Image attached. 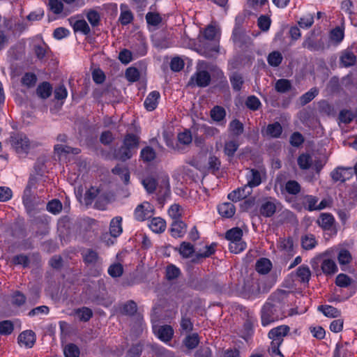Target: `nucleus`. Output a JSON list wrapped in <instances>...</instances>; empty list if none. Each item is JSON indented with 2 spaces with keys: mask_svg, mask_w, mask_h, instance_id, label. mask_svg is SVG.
Segmentation results:
<instances>
[{
  "mask_svg": "<svg viewBox=\"0 0 357 357\" xmlns=\"http://www.w3.org/2000/svg\"><path fill=\"white\" fill-rule=\"evenodd\" d=\"M284 317L279 304L266 303L261 310V319L263 326H267Z\"/></svg>",
  "mask_w": 357,
  "mask_h": 357,
  "instance_id": "nucleus-1",
  "label": "nucleus"
},
{
  "mask_svg": "<svg viewBox=\"0 0 357 357\" xmlns=\"http://www.w3.org/2000/svg\"><path fill=\"white\" fill-rule=\"evenodd\" d=\"M82 255L84 263L87 265L96 266L94 276L100 275L102 269L101 265L102 264V259L99 257L98 252L92 249H85L82 252Z\"/></svg>",
  "mask_w": 357,
  "mask_h": 357,
  "instance_id": "nucleus-2",
  "label": "nucleus"
},
{
  "mask_svg": "<svg viewBox=\"0 0 357 357\" xmlns=\"http://www.w3.org/2000/svg\"><path fill=\"white\" fill-rule=\"evenodd\" d=\"M13 148L18 154L27 153L30 149V142L24 134H17L10 138Z\"/></svg>",
  "mask_w": 357,
  "mask_h": 357,
  "instance_id": "nucleus-3",
  "label": "nucleus"
},
{
  "mask_svg": "<svg viewBox=\"0 0 357 357\" xmlns=\"http://www.w3.org/2000/svg\"><path fill=\"white\" fill-rule=\"evenodd\" d=\"M219 48L218 40L203 41L199 45L197 52L206 58H211L219 52Z\"/></svg>",
  "mask_w": 357,
  "mask_h": 357,
  "instance_id": "nucleus-4",
  "label": "nucleus"
},
{
  "mask_svg": "<svg viewBox=\"0 0 357 357\" xmlns=\"http://www.w3.org/2000/svg\"><path fill=\"white\" fill-rule=\"evenodd\" d=\"M289 327L287 325H281L271 329L268 336L273 344H282L284 337L287 335L289 332Z\"/></svg>",
  "mask_w": 357,
  "mask_h": 357,
  "instance_id": "nucleus-5",
  "label": "nucleus"
},
{
  "mask_svg": "<svg viewBox=\"0 0 357 357\" xmlns=\"http://www.w3.org/2000/svg\"><path fill=\"white\" fill-rule=\"evenodd\" d=\"M211 82V75L206 70L197 72L190 80L189 84L196 85L199 87H206Z\"/></svg>",
  "mask_w": 357,
  "mask_h": 357,
  "instance_id": "nucleus-6",
  "label": "nucleus"
},
{
  "mask_svg": "<svg viewBox=\"0 0 357 357\" xmlns=\"http://www.w3.org/2000/svg\"><path fill=\"white\" fill-rule=\"evenodd\" d=\"M153 213V208L149 202H144L135 210V217L138 221H144L151 218Z\"/></svg>",
  "mask_w": 357,
  "mask_h": 357,
  "instance_id": "nucleus-7",
  "label": "nucleus"
},
{
  "mask_svg": "<svg viewBox=\"0 0 357 357\" xmlns=\"http://www.w3.org/2000/svg\"><path fill=\"white\" fill-rule=\"evenodd\" d=\"M154 334L162 342H167L173 337L174 330L171 326L164 325L161 326H153Z\"/></svg>",
  "mask_w": 357,
  "mask_h": 357,
  "instance_id": "nucleus-8",
  "label": "nucleus"
},
{
  "mask_svg": "<svg viewBox=\"0 0 357 357\" xmlns=\"http://www.w3.org/2000/svg\"><path fill=\"white\" fill-rule=\"evenodd\" d=\"M245 178L247 183L245 185L250 188L251 190L261 183V173L255 169H248L245 174Z\"/></svg>",
  "mask_w": 357,
  "mask_h": 357,
  "instance_id": "nucleus-9",
  "label": "nucleus"
},
{
  "mask_svg": "<svg viewBox=\"0 0 357 357\" xmlns=\"http://www.w3.org/2000/svg\"><path fill=\"white\" fill-rule=\"evenodd\" d=\"M239 146L240 143L235 137L228 139L225 142L223 153L229 160L234 158L236 152L239 148Z\"/></svg>",
  "mask_w": 357,
  "mask_h": 357,
  "instance_id": "nucleus-10",
  "label": "nucleus"
},
{
  "mask_svg": "<svg viewBox=\"0 0 357 357\" xmlns=\"http://www.w3.org/2000/svg\"><path fill=\"white\" fill-rule=\"evenodd\" d=\"M252 192V190L244 185L243 186L238 188L229 193L227 198L234 202H237L246 198L248 196L251 195Z\"/></svg>",
  "mask_w": 357,
  "mask_h": 357,
  "instance_id": "nucleus-11",
  "label": "nucleus"
},
{
  "mask_svg": "<svg viewBox=\"0 0 357 357\" xmlns=\"http://www.w3.org/2000/svg\"><path fill=\"white\" fill-rule=\"evenodd\" d=\"M276 208L275 200L266 199L262 202L259 208V213L261 215L269 218L274 215Z\"/></svg>",
  "mask_w": 357,
  "mask_h": 357,
  "instance_id": "nucleus-12",
  "label": "nucleus"
},
{
  "mask_svg": "<svg viewBox=\"0 0 357 357\" xmlns=\"http://www.w3.org/2000/svg\"><path fill=\"white\" fill-rule=\"evenodd\" d=\"M351 168L337 167L334 169L331 175L334 181L344 182L352 176Z\"/></svg>",
  "mask_w": 357,
  "mask_h": 357,
  "instance_id": "nucleus-13",
  "label": "nucleus"
},
{
  "mask_svg": "<svg viewBox=\"0 0 357 357\" xmlns=\"http://www.w3.org/2000/svg\"><path fill=\"white\" fill-rule=\"evenodd\" d=\"M36 342V335L32 331H25L18 336V343L26 348H31Z\"/></svg>",
  "mask_w": 357,
  "mask_h": 357,
  "instance_id": "nucleus-14",
  "label": "nucleus"
},
{
  "mask_svg": "<svg viewBox=\"0 0 357 357\" xmlns=\"http://www.w3.org/2000/svg\"><path fill=\"white\" fill-rule=\"evenodd\" d=\"M211 118L220 126H225L226 123V111L221 107L216 105L210 112Z\"/></svg>",
  "mask_w": 357,
  "mask_h": 357,
  "instance_id": "nucleus-15",
  "label": "nucleus"
},
{
  "mask_svg": "<svg viewBox=\"0 0 357 357\" xmlns=\"http://www.w3.org/2000/svg\"><path fill=\"white\" fill-rule=\"evenodd\" d=\"M160 98V94L157 91H153L146 98L144 105L148 111L154 110L158 104V100Z\"/></svg>",
  "mask_w": 357,
  "mask_h": 357,
  "instance_id": "nucleus-16",
  "label": "nucleus"
},
{
  "mask_svg": "<svg viewBox=\"0 0 357 357\" xmlns=\"http://www.w3.org/2000/svg\"><path fill=\"white\" fill-rule=\"evenodd\" d=\"M171 234L174 238H181L186 232V225L181 220H173L170 229Z\"/></svg>",
  "mask_w": 357,
  "mask_h": 357,
  "instance_id": "nucleus-17",
  "label": "nucleus"
},
{
  "mask_svg": "<svg viewBox=\"0 0 357 357\" xmlns=\"http://www.w3.org/2000/svg\"><path fill=\"white\" fill-rule=\"evenodd\" d=\"M321 268L323 273L326 275H334L338 271L337 266L335 261L328 258H324L322 259Z\"/></svg>",
  "mask_w": 357,
  "mask_h": 357,
  "instance_id": "nucleus-18",
  "label": "nucleus"
},
{
  "mask_svg": "<svg viewBox=\"0 0 357 357\" xmlns=\"http://www.w3.org/2000/svg\"><path fill=\"white\" fill-rule=\"evenodd\" d=\"M334 222V217L331 214L326 213H321L317 220L318 225L324 230H331L333 227Z\"/></svg>",
  "mask_w": 357,
  "mask_h": 357,
  "instance_id": "nucleus-19",
  "label": "nucleus"
},
{
  "mask_svg": "<svg viewBox=\"0 0 357 357\" xmlns=\"http://www.w3.org/2000/svg\"><path fill=\"white\" fill-rule=\"evenodd\" d=\"M218 210L222 217L227 218L233 217L236 212V208L231 202H225L219 204Z\"/></svg>",
  "mask_w": 357,
  "mask_h": 357,
  "instance_id": "nucleus-20",
  "label": "nucleus"
},
{
  "mask_svg": "<svg viewBox=\"0 0 357 357\" xmlns=\"http://www.w3.org/2000/svg\"><path fill=\"white\" fill-rule=\"evenodd\" d=\"M357 58L356 55L349 50H346L342 52L340 56V63L345 67L348 68L355 65Z\"/></svg>",
  "mask_w": 357,
  "mask_h": 357,
  "instance_id": "nucleus-21",
  "label": "nucleus"
},
{
  "mask_svg": "<svg viewBox=\"0 0 357 357\" xmlns=\"http://www.w3.org/2000/svg\"><path fill=\"white\" fill-rule=\"evenodd\" d=\"M337 260L341 266L342 271H346L347 270L348 264L352 260V257L348 250L342 249L337 255Z\"/></svg>",
  "mask_w": 357,
  "mask_h": 357,
  "instance_id": "nucleus-22",
  "label": "nucleus"
},
{
  "mask_svg": "<svg viewBox=\"0 0 357 357\" xmlns=\"http://www.w3.org/2000/svg\"><path fill=\"white\" fill-rule=\"evenodd\" d=\"M70 24L75 32H79L84 35H88L91 31L89 24L84 20H77L75 21L71 20Z\"/></svg>",
  "mask_w": 357,
  "mask_h": 357,
  "instance_id": "nucleus-23",
  "label": "nucleus"
},
{
  "mask_svg": "<svg viewBox=\"0 0 357 357\" xmlns=\"http://www.w3.org/2000/svg\"><path fill=\"white\" fill-rule=\"evenodd\" d=\"M149 227L155 233H162L165 230L166 222L161 218H153L150 220Z\"/></svg>",
  "mask_w": 357,
  "mask_h": 357,
  "instance_id": "nucleus-24",
  "label": "nucleus"
},
{
  "mask_svg": "<svg viewBox=\"0 0 357 357\" xmlns=\"http://www.w3.org/2000/svg\"><path fill=\"white\" fill-rule=\"evenodd\" d=\"M272 264L271 261L266 258L259 259L255 265L256 271L262 275L267 274L271 269Z\"/></svg>",
  "mask_w": 357,
  "mask_h": 357,
  "instance_id": "nucleus-25",
  "label": "nucleus"
},
{
  "mask_svg": "<svg viewBox=\"0 0 357 357\" xmlns=\"http://www.w3.org/2000/svg\"><path fill=\"white\" fill-rule=\"evenodd\" d=\"M121 222L122 218L120 216H116L111 220L109 231L112 236L117 237L122 233Z\"/></svg>",
  "mask_w": 357,
  "mask_h": 357,
  "instance_id": "nucleus-26",
  "label": "nucleus"
},
{
  "mask_svg": "<svg viewBox=\"0 0 357 357\" xmlns=\"http://www.w3.org/2000/svg\"><path fill=\"white\" fill-rule=\"evenodd\" d=\"M127 6L126 5H121V14L119 18L120 23L125 26L131 23L134 19L133 14L130 10L126 9Z\"/></svg>",
  "mask_w": 357,
  "mask_h": 357,
  "instance_id": "nucleus-27",
  "label": "nucleus"
},
{
  "mask_svg": "<svg viewBox=\"0 0 357 357\" xmlns=\"http://www.w3.org/2000/svg\"><path fill=\"white\" fill-rule=\"evenodd\" d=\"M319 198L313 195H305L303 198V204L309 211H317Z\"/></svg>",
  "mask_w": 357,
  "mask_h": 357,
  "instance_id": "nucleus-28",
  "label": "nucleus"
},
{
  "mask_svg": "<svg viewBox=\"0 0 357 357\" xmlns=\"http://www.w3.org/2000/svg\"><path fill=\"white\" fill-rule=\"evenodd\" d=\"M228 130L234 137H238L243 134L244 126L239 120L234 119L229 123Z\"/></svg>",
  "mask_w": 357,
  "mask_h": 357,
  "instance_id": "nucleus-29",
  "label": "nucleus"
},
{
  "mask_svg": "<svg viewBox=\"0 0 357 357\" xmlns=\"http://www.w3.org/2000/svg\"><path fill=\"white\" fill-rule=\"evenodd\" d=\"M134 153L135 152L130 148L123 145L121 148L115 151L114 155L116 159L121 161H126L132 158Z\"/></svg>",
  "mask_w": 357,
  "mask_h": 357,
  "instance_id": "nucleus-30",
  "label": "nucleus"
},
{
  "mask_svg": "<svg viewBox=\"0 0 357 357\" xmlns=\"http://www.w3.org/2000/svg\"><path fill=\"white\" fill-rule=\"evenodd\" d=\"M282 132V128L281 125L278 122H275L267 126L266 135L271 137L278 138L280 136Z\"/></svg>",
  "mask_w": 357,
  "mask_h": 357,
  "instance_id": "nucleus-31",
  "label": "nucleus"
},
{
  "mask_svg": "<svg viewBox=\"0 0 357 357\" xmlns=\"http://www.w3.org/2000/svg\"><path fill=\"white\" fill-rule=\"evenodd\" d=\"M112 172L120 176L125 184L129 183L130 172L126 167L118 165L112 169Z\"/></svg>",
  "mask_w": 357,
  "mask_h": 357,
  "instance_id": "nucleus-32",
  "label": "nucleus"
},
{
  "mask_svg": "<svg viewBox=\"0 0 357 357\" xmlns=\"http://www.w3.org/2000/svg\"><path fill=\"white\" fill-rule=\"evenodd\" d=\"M246 38L247 36L243 30L236 24L232 33L233 41L235 43L242 44L246 42Z\"/></svg>",
  "mask_w": 357,
  "mask_h": 357,
  "instance_id": "nucleus-33",
  "label": "nucleus"
},
{
  "mask_svg": "<svg viewBox=\"0 0 357 357\" xmlns=\"http://www.w3.org/2000/svg\"><path fill=\"white\" fill-rule=\"evenodd\" d=\"M283 60V56L279 51H273L267 56V62L272 67L279 66Z\"/></svg>",
  "mask_w": 357,
  "mask_h": 357,
  "instance_id": "nucleus-34",
  "label": "nucleus"
},
{
  "mask_svg": "<svg viewBox=\"0 0 357 357\" xmlns=\"http://www.w3.org/2000/svg\"><path fill=\"white\" fill-rule=\"evenodd\" d=\"M354 280L344 273H340L335 278V284L341 288H347L352 284Z\"/></svg>",
  "mask_w": 357,
  "mask_h": 357,
  "instance_id": "nucleus-35",
  "label": "nucleus"
},
{
  "mask_svg": "<svg viewBox=\"0 0 357 357\" xmlns=\"http://www.w3.org/2000/svg\"><path fill=\"white\" fill-rule=\"evenodd\" d=\"M54 151L58 154H73L77 155L80 153V149L78 148H73L64 144H56L54 146Z\"/></svg>",
  "mask_w": 357,
  "mask_h": 357,
  "instance_id": "nucleus-36",
  "label": "nucleus"
},
{
  "mask_svg": "<svg viewBox=\"0 0 357 357\" xmlns=\"http://www.w3.org/2000/svg\"><path fill=\"white\" fill-rule=\"evenodd\" d=\"M52 88L51 85L48 82H45L38 86L36 93L41 98L46 99L50 97L52 93Z\"/></svg>",
  "mask_w": 357,
  "mask_h": 357,
  "instance_id": "nucleus-37",
  "label": "nucleus"
},
{
  "mask_svg": "<svg viewBox=\"0 0 357 357\" xmlns=\"http://www.w3.org/2000/svg\"><path fill=\"white\" fill-rule=\"evenodd\" d=\"M317 244L315 237L312 234H306L301 238V245L305 250H312Z\"/></svg>",
  "mask_w": 357,
  "mask_h": 357,
  "instance_id": "nucleus-38",
  "label": "nucleus"
},
{
  "mask_svg": "<svg viewBox=\"0 0 357 357\" xmlns=\"http://www.w3.org/2000/svg\"><path fill=\"white\" fill-rule=\"evenodd\" d=\"M243 231L238 227H234L227 231L225 237L229 241H238L242 240Z\"/></svg>",
  "mask_w": 357,
  "mask_h": 357,
  "instance_id": "nucleus-39",
  "label": "nucleus"
},
{
  "mask_svg": "<svg viewBox=\"0 0 357 357\" xmlns=\"http://www.w3.org/2000/svg\"><path fill=\"white\" fill-rule=\"evenodd\" d=\"M296 274L303 282H308L311 276V271L307 266L302 265L296 270Z\"/></svg>",
  "mask_w": 357,
  "mask_h": 357,
  "instance_id": "nucleus-40",
  "label": "nucleus"
},
{
  "mask_svg": "<svg viewBox=\"0 0 357 357\" xmlns=\"http://www.w3.org/2000/svg\"><path fill=\"white\" fill-rule=\"evenodd\" d=\"M199 339L197 333H192L185 337L183 340L184 345L189 349H195L199 344Z\"/></svg>",
  "mask_w": 357,
  "mask_h": 357,
  "instance_id": "nucleus-41",
  "label": "nucleus"
},
{
  "mask_svg": "<svg viewBox=\"0 0 357 357\" xmlns=\"http://www.w3.org/2000/svg\"><path fill=\"white\" fill-rule=\"evenodd\" d=\"M168 214L173 220H181L183 208L179 204H172L168 210Z\"/></svg>",
  "mask_w": 357,
  "mask_h": 357,
  "instance_id": "nucleus-42",
  "label": "nucleus"
},
{
  "mask_svg": "<svg viewBox=\"0 0 357 357\" xmlns=\"http://www.w3.org/2000/svg\"><path fill=\"white\" fill-rule=\"evenodd\" d=\"M297 162L301 169H307L312 163V159L309 154L303 153L298 156Z\"/></svg>",
  "mask_w": 357,
  "mask_h": 357,
  "instance_id": "nucleus-43",
  "label": "nucleus"
},
{
  "mask_svg": "<svg viewBox=\"0 0 357 357\" xmlns=\"http://www.w3.org/2000/svg\"><path fill=\"white\" fill-rule=\"evenodd\" d=\"M140 156L143 161L151 162L155 158L156 154L152 147L146 146L141 151Z\"/></svg>",
  "mask_w": 357,
  "mask_h": 357,
  "instance_id": "nucleus-44",
  "label": "nucleus"
},
{
  "mask_svg": "<svg viewBox=\"0 0 357 357\" xmlns=\"http://www.w3.org/2000/svg\"><path fill=\"white\" fill-rule=\"evenodd\" d=\"M291 88V84L289 80L286 79H278L275 85V90L279 93H286Z\"/></svg>",
  "mask_w": 357,
  "mask_h": 357,
  "instance_id": "nucleus-45",
  "label": "nucleus"
},
{
  "mask_svg": "<svg viewBox=\"0 0 357 357\" xmlns=\"http://www.w3.org/2000/svg\"><path fill=\"white\" fill-rule=\"evenodd\" d=\"M107 273L112 278L121 277L123 273V267L120 263L112 264L109 266Z\"/></svg>",
  "mask_w": 357,
  "mask_h": 357,
  "instance_id": "nucleus-46",
  "label": "nucleus"
},
{
  "mask_svg": "<svg viewBox=\"0 0 357 357\" xmlns=\"http://www.w3.org/2000/svg\"><path fill=\"white\" fill-rule=\"evenodd\" d=\"M229 79L234 90L237 91H240L243 84L242 76L237 73H233L230 75Z\"/></svg>",
  "mask_w": 357,
  "mask_h": 357,
  "instance_id": "nucleus-47",
  "label": "nucleus"
},
{
  "mask_svg": "<svg viewBox=\"0 0 357 357\" xmlns=\"http://www.w3.org/2000/svg\"><path fill=\"white\" fill-rule=\"evenodd\" d=\"M142 183L148 193H153L156 190L158 183L153 177H147L142 180Z\"/></svg>",
  "mask_w": 357,
  "mask_h": 357,
  "instance_id": "nucleus-48",
  "label": "nucleus"
},
{
  "mask_svg": "<svg viewBox=\"0 0 357 357\" xmlns=\"http://www.w3.org/2000/svg\"><path fill=\"white\" fill-rule=\"evenodd\" d=\"M319 310L321 311L325 316L328 317H337L340 314L337 308L331 305L319 306Z\"/></svg>",
  "mask_w": 357,
  "mask_h": 357,
  "instance_id": "nucleus-49",
  "label": "nucleus"
},
{
  "mask_svg": "<svg viewBox=\"0 0 357 357\" xmlns=\"http://www.w3.org/2000/svg\"><path fill=\"white\" fill-rule=\"evenodd\" d=\"M318 95V90L317 88H312L310 91L305 93L300 98L301 103L305 105L310 102Z\"/></svg>",
  "mask_w": 357,
  "mask_h": 357,
  "instance_id": "nucleus-50",
  "label": "nucleus"
},
{
  "mask_svg": "<svg viewBox=\"0 0 357 357\" xmlns=\"http://www.w3.org/2000/svg\"><path fill=\"white\" fill-rule=\"evenodd\" d=\"M194 252V246L187 242H183L180 245L179 253L185 258H188Z\"/></svg>",
  "mask_w": 357,
  "mask_h": 357,
  "instance_id": "nucleus-51",
  "label": "nucleus"
},
{
  "mask_svg": "<svg viewBox=\"0 0 357 357\" xmlns=\"http://www.w3.org/2000/svg\"><path fill=\"white\" fill-rule=\"evenodd\" d=\"M138 144L137 137L132 134H128L126 136L123 141V146L130 148L135 152V149H137Z\"/></svg>",
  "mask_w": 357,
  "mask_h": 357,
  "instance_id": "nucleus-52",
  "label": "nucleus"
},
{
  "mask_svg": "<svg viewBox=\"0 0 357 357\" xmlns=\"http://www.w3.org/2000/svg\"><path fill=\"white\" fill-rule=\"evenodd\" d=\"M146 20L148 24L158 26L162 22V17L157 13L149 12L146 15Z\"/></svg>",
  "mask_w": 357,
  "mask_h": 357,
  "instance_id": "nucleus-53",
  "label": "nucleus"
},
{
  "mask_svg": "<svg viewBox=\"0 0 357 357\" xmlns=\"http://www.w3.org/2000/svg\"><path fill=\"white\" fill-rule=\"evenodd\" d=\"M246 248V243L243 241V240L238 241H232L229 243V250L235 254H238L243 250H244Z\"/></svg>",
  "mask_w": 357,
  "mask_h": 357,
  "instance_id": "nucleus-54",
  "label": "nucleus"
},
{
  "mask_svg": "<svg viewBox=\"0 0 357 357\" xmlns=\"http://www.w3.org/2000/svg\"><path fill=\"white\" fill-rule=\"evenodd\" d=\"M75 313L78 318L83 321H89L93 315L91 310L85 307L77 309Z\"/></svg>",
  "mask_w": 357,
  "mask_h": 357,
  "instance_id": "nucleus-55",
  "label": "nucleus"
},
{
  "mask_svg": "<svg viewBox=\"0 0 357 357\" xmlns=\"http://www.w3.org/2000/svg\"><path fill=\"white\" fill-rule=\"evenodd\" d=\"M29 258L27 255L20 254L15 255L12 259V263L15 265H21L24 268H26L29 264Z\"/></svg>",
  "mask_w": 357,
  "mask_h": 357,
  "instance_id": "nucleus-56",
  "label": "nucleus"
},
{
  "mask_svg": "<svg viewBox=\"0 0 357 357\" xmlns=\"http://www.w3.org/2000/svg\"><path fill=\"white\" fill-rule=\"evenodd\" d=\"M298 23L301 28H310L314 23V16L310 13L306 14L300 18Z\"/></svg>",
  "mask_w": 357,
  "mask_h": 357,
  "instance_id": "nucleus-57",
  "label": "nucleus"
},
{
  "mask_svg": "<svg viewBox=\"0 0 357 357\" xmlns=\"http://www.w3.org/2000/svg\"><path fill=\"white\" fill-rule=\"evenodd\" d=\"M144 347V344L141 342L132 345L128 350L127 356L128 357H139L142 354Z\"/></svg>",
  "mask_w": 357,
  "mask_h": 357,
  "instance_id": "nucleus-58",
  "label": "nucleus"
},
{
  "mask_svg": "<svg viewBox=\"0 0 357 357\" xmlns=\"http://www.w3.org/2000/svg\"><path fill=\"white\" fill-rule=\"evenodd\" d=\"M344 36V31L340 27L333 29L330 33L331 40L337 44L343 40Z\"/></svg>",
  "mask_w": 357,
  "mask_h": 357,
  "instance_id": "nucleus-59",
  "label": "nucleus"
},
{
  "mask_svg": "<svg viewBox=\"0 0 357 357\" xmlns=\"http://www.w3.org/2000/svg\"><path fill=\"white\" fill-rule=\"evenodd\" d=\"M64 355L66 357H79V349L73 344H69L64 348Z\"/></svg>",
  "mask_w": 357,
  "mask_h": 357,
  "instance_id": "nucleus-60",
  "label": "nucleus"
},
{
  "mask_svg": "<svg viewBox=\"0 0 357 357\" xmlns=\"http://www.w3.org/2000/svg\"><path fill=\"white\" fill-rule=\"evenodd\" d=\"M217 34H218V31L214 26H212V25L208 26L204 31V38L206 39L205 41L216 40L215 37H216Z\"/></svg>",
  "mask_w": 357,
  "mask_h": 357,
  "instance_id": "nucleus-61",
  "label": "nucleus"
},
{
  "mask_svg": "<svg viewBox=\"0 0 357 357\" xmlns=\"http://www.w3.org/2000/svg\"><path fill=\"white\" fill-rule=\"evenodd\" d=\"M14 329L13 323L9 320H6L0 322V334L1 335H10Z\"/></svg>",
  "mask_w": 357,
  "mask_h": 357,
  "instance_id": "nucleus-62",
  "label": "nucleus"
},
{
  "mask_svg": "<svg viewBox=\"0 0 357 357\" xmlns=\"http://www.w3.org/2000/svg\"><path fill=\"white\" fill-rule=\"evenodd\" d=\"M47 209L53 214H58L62 209V204L58 199H53L47 205Z\"/></svg>",
  "mask_w": 357,
  "mask_h": 357,
  "instance_id": "nucleus-63",
  "label": "nucleus"
},
{
  "mask_svg": "<svg viewBox=\"0 0 357 357\" xmlns=\"http://www.w3.org/2000/svg\"><path fill=\"white\" fill-rule=\"evenodd\" d=\"M125 75L129 82H134L138 80L140 74L138 69L130 67L126 70Z\"/></svg>",
  "mask_w": 357,
  "mask_h": 357,
  "instance_id": "nucleus-64",
  "label": "nucleus"
}]
</instances>
